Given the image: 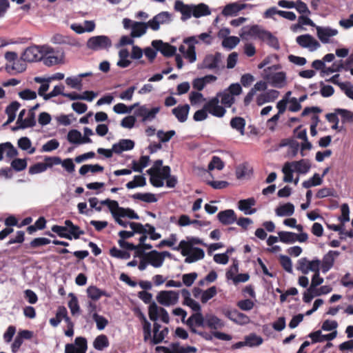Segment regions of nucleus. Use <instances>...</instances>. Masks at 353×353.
<instances>
[{
    "mask_svg": "<svg viewBox=\"0 0 353 353\" xmlns=\"http://www.w3.org/2000/svg\"><path fill=\"white\" fill-rule=\"evenodd\" d=\"M86 46L88 48L93 51H98L110 48L112 41L108 37L105 35L94 36L88 40Z\"/></svg>",
    "mask_w": 353,
    "mask_h": 353,
    "instance_id": "1",
    "label": "nucleus"
},
{
    "mask_svg": "<svg viewBox=\"0 0 353 353\" xmlns=\"http://www.w3.org/2000/svg\"><path fill=\"white\" fill-rule=\"evenodd\" d=\"M194 245H202L206 246V244L198 237H187V240H182L180 241L178 246L173 248L174 250H181V254L183 256H186L191 252V248H194Z\"/></svg>",
    "mask_w": 353,
    "mask_h": 353,
    "instance_id": "2",
    "label": "nucleus"
},
{
    "mask_svg": "<svg viewBox=\"0 0 353 353\" xmlns=\"http://www.w3.org/2000/svg\"><path fill=\"white\" fill-rule=\"evenodd\" d=\"M179 292L172 290H162L157 295L158 303L164 306L174 305L178 303Z\"/></svg>",
    "mask_w": 353,
    "mask_h": 353,
    "instance_id": "3",
    "label": "nucleus"
},
{
    "mask_svg": "<svg viewBox=\"0 0 353 353\" xmlns=\"http://www.w3.org/2000/svg\"><path fill=\"white\" fill-rule=\"evenodd\" d=\"M170 256L171 254L167 251L159 252L157 250H152L146 253L145 260L153 267L159 268L163 265L165 257H170Z\"/></svg>",
    "mask_w": 353,
    "mask_h": 353,
    "instance_id": "4",
    "label": "nucleus"
},
{
    "mask_svg": "<svg viewBox=\"0 0 353 353\" xmlns=\"http://www.w3.org/2000/svg\"><path fill=\"white\" fill-rule=\"evenodd\" d=\"M204 108L208 112L216 117H223L226 110L224 107L219 105V99L214 97L204 104Z\"/></svg>",
    "mask_w": 353,
    "mask_h": 353,
    "instance_id": "5",
    "label": "nucleus"
},
{
    "mask_svg": "<svg viewBox=\"0 0 353 353\" xmlns=\"http://www.w3.org/2000/svg\"><path fill=\"white\" fill-rule=\"evenodd\" d=\"M266 30L261 28L258 25H253L251 26L244 27L242 29V32L240 36L243 39H248L249 38H258L263 40Z\"/></svg>",
    "mask_w": 353,
    "mask_h": 353,
    "instance_id": "6",
    "label": "nucleus"
},
{
    "mask_svg": "<svg viewBox=\"0 0 353 353\" xmlns=\"http://www.w3.org/2000/svg\"><path fill=\"white\" fill-rule=\"evenodd\" d=\"M170 172V166L165 165L162 168L161 172H150L151 174H148L150 183L156 188L163 187L164 185L163 180L169 176V172Z\"/></svg>",
    "mask_w": 353,
    "mask_h": 353,
    "instance_id": "7",
    "label": "nucleus"
},
{
    "mask_svg": "<svg viewBox=\"0 0 353 353\" xmlns=\"http://www.w3.org/2000/svg\"><path fill=\"white\" fill-rule=\"evenodd\" d=\"M152 47L159 51L164 57H171L176 54V48L168 43H164L161 40H154L152 41Z\"/></svg>",
    "mask_w": 353,
    "mask_h": 353,
    "instance_id": "8",
    "label": "nucleus"
},
{
    "mask_svg": "<svg viewBox=\"0 0 353 353\" xmlns=\"http://www.w3.org/2000/svg\"><path fill=\"white\" fill-rule=\"evenodd\" d=\"M76 347L72 343H68L65 347V353H85L88 348L87 340L82 336H78L74 341Z\"/></svg>",
    "mask_w": 353,
    "mask_h": 353,
    "instance_id": "9",
    "label": "nucleus"
},
{
    "mask_svg": "<svg viewBox=\"0 0 353 353\" xmlns=\"http://www.w3.org/2000/svg\"><path fill=\"white\" fill-rule=\"evenodd\" d=\"M221 61V54L216 52L214 54H208L205 57L200 68L213 70L219 68Z\"/></svg>",
    "mask_w": 353,
    "mask_h": 353,
    "instance_id": "10",
    "label": "nucleus"
},
{
    "mask_svg": "<svg viewBox=\"0 0 353 353\" xmlns=\"http://www.w3.org/2000/svg\"><path fill=\"white\" fill-rule=\"evenodd\" d=\"M224 314L230 320L239 325H244L250 321V319L246 314L239 312L236 309L228 310L224 312Z\"/></svg>",
    "mask_w": 353,
    "mask_h": 353,
    "instance_id": "11",
    "label": "nucleus"
},
{
    "mask_svg": "<svg viewBox=\"0 0 353 353\" xmlns=\"http://www.w3.org/2000/svg\"><path fill=\"white\" fill-rule=\"evenodd\" d=\"M340 254L339 251L330 250L326 254L324 255L322 264L321 270L323 273L327 272L334 265L335 257Z\"/></svg>",
    "mask_w": 353,
    "mask_h": 353,
    "instance_id": "12",
    "label": "nucleus"
},
{
    "mask_svg": "<svg viewBox=\"0 0 353 353\" xmlns=\"http://www.w3.org/2000/svg\"><path fill=\"white\" fill-rule=\"evenodd\" d=\"M297 43L303 48H311L315 50L320 47V43L310 34H303L296 37Z\"/></svg>",
    "mask_w": 353,
    "mask_h": 353,
    "instance_id": "13",
    "label": "nucleus"
},
{
    "mask_svg": "<svg viewBox=\"0 0 353 353\" xmlns=\"http://www.w3.org/2000/svg\"><path fill=\"white\" fill-rule=\"evenodd\" d=\"M254 6L250 4H240L237 2L232 3L226 5L222 10L223 16H233L236 15L239 11L246 8H252Z\"/></svg>",
    "mask_w": 353,
    "mask_h": 353,
    "instance_id": "14",
    "label": "nucleus"
},
{
    "mask_svg": "<svg viewBox=\"0 0 353 353\" xmlns=\"http://www.w3.org/2000/svg\"><path fill=\"white\" fill-rule=\"evenodd\" d=\"M316 33L317 37L320 39V41L323 43H327L329 42L330 38L331 37H334L338 34V30L336 29H332L330 27H320L316 26Z\"/></svg>",
    "mask_w": 353,
    "mask_h": 353,
    "instance_id": "15",
    "label": "nucleus"
},
{
    "mask_svg": "<svg viewBox=\"0 0 353 353\" xmlns=\"http://www.w3.org/2000/svg\"><path fill=\"white\" fill-rule=\"evenodd\" d=\"M204 323V318L201 312L192 314L187 320L186 324L193 333H198L195 327H202Z\"/></svg>",
    "mask_w": 353,
    "mask_h": 353,
    "instance_id": "16",
    "label": "nucleus"
},
{
    "mask_svg": "<svg viewBox=\"0 0 353 353\" xmlns=\"http://www.w3.org/2000/svg\"><path fill=\"white\" fill-rule=\"evenodd\" d=\"M21 59L27 62H33L41 59L39 47L34 46L27 48L22 54Z\"/></svg>",
    "mask_w": 353,
    "mask_h": 353,
    "instance_id": "17",
    "label": "nucleus"
},
{
    "mask_svg": "<svg viewBox=\"0 0 353 353\" xmlns=\"http://www.w3.org/2000/svg\"><path fill=\"white\" fill-rule=\"evenodd\" d=\"M174 9L181 13V20L185 21L193 15L192 5H187L181 1H176L174 3Z\"/></svg>",
    "mask_w": 353,
    "mask_h": 353,
    "instance_id": "18",
    "label": "nucleus"
},
{
    "mask_svg": "<svg viewBox=\"0 0 353 353\" xmlns=\"http://www.w3.org/2000/svg\"><path fill=\"white\" fill-rule=\"evenodd\" d=\"M219 221L223 225H230L236 221V215L233 210L221 211L217 214Z\"/></svg>",
    "mask_w": 353,
    "mask_h": 353,
    "instance_id": "19",
    "label": "nucleus"
},
{
    "mask_svg": "<svg viewBox=\"0 0 353 353\" xmlns=\"http://www.w3.org/2000/svg\"><path fill=\"white\" fill-rule=\"evenodd\" d=\"M160 111L159 107H154L148 110L145 106H141L136 111V114L143 118V121L152 120L155 118L157 114Z\"/></svg>",
    "mask_w": 353,
    "mask_h": 353,
    "instance_id": "20",
    "label": "nucleus"
},
{
    "mask_svg": "<svg viewBox=\"0 0 353 353\" xmlns=\"http://www.w3.org/2000/svg\"><path fill=\"white\" fill-rule=\"evenodd\" d=\"M190 108L188 104L179 105L172 110V113L179 122L183 123L188 119Z\"/></svg>",
    "mask_w": 353,
    "mask_h": 353,
    "instance_id": "21",
    "label": "nucleus"
},
{
    "mask_svg": "<svg viewBox=\"0 0 353 353\" xmlns=\"http://www.w3.org/2000/svg\"><path fill=\"white\" fill-rule=\"evenodd\" d=\"M134 147V142L130 139H121L119 143L113 145V150L116 154H121L123 151L130 150Z\"/></svg>",
    "mask_w": 353,
    "mask_h": 353,
    "instance_id": "22",
    "label": "nucleus"
},
{
    "mask_svg": "<svg viewBox=\"0 0 353 353\" xmlns=\"http://www.w3.org/2000/svg\"><path fill=\"white\" fill-rule=\"evenodd\" d=\"M87 294L88 296L94 301H98L101 296H110L106 291L102 290L94 285H91L88 288Z\"/></svg>",
    "mask_w": 353,
    "mask_h": 353,
    "instance_id": "23",
    "label": "nucleus"
},
{
    "mask_svg": "<svg viewBox=\"0 0 353 353\" xmlns=\"http://www.w3.org/2000/svg\"><path fill=\"white\" fill-rule=\"evenodd\" d=\"M148 24L146 23L134 21L132 25L131 37L136 38L141 37L146 32Z\"/></svg>",
    "mask_w": 353,
    "mask_h": 353,
    "instance_id": "24",
    "label": "nucleus"
},
{
    "mask_svg": "<svg viewBox=\"0 0 353 353\" xmlns=\"http://www.w3.org/2000/svg\"><path fill=\"white\" fill-rule=\"evenodd\" d=\"M185 262L192 263L199 260L203 259L205 256L204 251L200 248H191V252L185 256Z\"/></svg>",
    "mask_w": 353,
    "mask_h": 353,
    "instance_id": "25",
    "label": "nucleus"
},
{
    "mask_svg": "<svg viewBox=\"0 0 353 353\" xmlns=\"http://www.w3.org/2000/svg\"><path fill=\"white\" fill-rule=\"evenodd\" d=\"M20 106L21 104L18 101H12L6 107L5 112L8 115V120L4 125H8L14 121L16 117V112Z\"/></svg>",
    "mask_w": 353,
    "mask_h": 353,
    "instance_id": "26",
    "label": "nucleus"
},
{
    "mask_svg": "<svg viewBox=\"0 0 353 353\" xmlns=\"http://www.w3.org/2000/svg\"><path fill=\"white\" fill-rule=\"evenodd\" d=\"M255 203L256 201L254 198L240 200L239 201V208L240 210L243 211L245 214H252L256 211L255 208L250 209L252 206L255 205Z\"/></svg>",
    "mask_w": 353,
    "mask_h": 353,
    "instance_id": "27",
    "label": "nucleus"
},
{
    "mask_svg": "<svg viewBox=\"0 0 353 353\" xmlns=\"http://www.w3.org/2000/svg\"><path fill=\"white\" fill-rule=\"evenodd\" d=\"M285 79L286 76L283 72H276L268 77L271 85L278 88L283 86Z\"/></svg>",
    "mask_w": 353,
    "mask_h": 353,
    "instance_id": "28",
    "label": "nucleus"
},
{
    "mask_svg": "<svg viewBox=\"0 0 353 353\" xmlns=\"http://www.w3.org/2000/svg\"><path fill=\"white\" fill-rule=\"evenodd\" d=\"M245 120L241 117H234L230 122L231 128L238 131L241 135L245 134Z\"/></svg>",
    "mask_w": 353,
    "mask_h": 353,
    "instance_id": "29",
    "label": "nucleus"
},
{
    "mask_svg": "<svg viewBox=\"0 0 353 353\" xmlns=\"http://www.w3.org/2000/svg\"><path fill=\"white\" fill-rule=\"evenodd\" d=\"M179 50L190 63H193L196 61V55L194 44H190L187 50H185L184 46L181 45Z\"/></svg>",
    "mask_w": 353,
    "mask_h": 353,
    "instance_id": "30",
    "label": "nucleus"
},
{
    "mask_svg": "<svg viewBox=\"0 0 353 353\" xmlns=\"http://www.w3.org/2000/svg\"><path fill=\"white\" fill-rule=\"evenodd\" d=\"M216 97L221 98V103L226 108H230L235 102L234 97L225 90L218 92Z\"/></svg>",
    "mask_w": 353,
    "mask_h": 353,
    "instance_id": "31",
    "label": "nucleus"
},
{
    "mask_svg": "<svg viewBox=\"0 0 353 353\" xmlns=\"http://www.w3.org/2000/svg\"><path fill=\"white\" fill-rule=\"evenodd\" d=\"M294 212V206L291 203H287L276 209V214L279 216H291Z\"/></svg>",
    "mask_w": 353,
    "mask_h": 353,
    "instance_id": "32",
    "label": "nucleus"
},
{
    "mask_svg": "<svg viewBox=\"0 0 353 353\" xmlns=\"http://www.w3.org/2000/svg\"><path fill=\"white\" fill-rule=\"evenodd\" d=\"M36 125L35 114L34 112L29 111L28 116L25 119H23L22 123L18 127H14L12 130H17L19 128L25 129L27 128H32Z\"/></svg>",
    "mask_w": 353,
    "mask_h": 353,
    "instance_id": "33",
    "label": "nucleus"
},
{
    "mask_svg": "<svg viewBox=\"0 0 353 353\" xmlns=\"http://www.w3.org/2000/svg\"><path fill=\"white\" fill-rule=\"evenodd\" d=\"M170 353H196V348L193 346H181L179 343H172L170 345Z\"/></svg>",
    "mask_w": 353,
    "mask_h": 353,
    "instance_id": "34",
    "label": "nucleus"
},
{
    "mask_svg": "<svg viewBox=\"0 0 353 353\" xmlns=\"http://www.w3.org/2000/svg\"><path fill=\"white\" fill-rule=\"evenodd\" d=\"M193 16L195 18H199L203 16H208L210 14L211 12L209 7L204 3H199L196 6H193Z\"/></svg>",
    "mask_w": 353,
    "mask_h": 353,
    "instance_id": "35",
    "label": "nucleus"
},
{
    "mask_svg": "<svg viewBox=\"0 0 353 353\" xmlns=\"http://www.w3.org/2000/svg\"><path fill=\"white\" fill-rule=\"evenodd\" d=\"M291 163L292 165L294 167L295 171L300 174H306L310 168V163L305 159H301L297 161H293Z\"/></svg>",
    "mask_w": 353,
    "mask_h": 353,
    "instance_id": "36",
    "label": "nucleus"
},
{
    "mask_svg": "<svg viewBox=\"0 0 353 353\" xmlns=\"http://www.w3.org/2000/svg\"><path fill=\"white\" fill-rule=\"evenodd\" d=\"M109 341L106 335L101 334L96 337L93 342L94 347L97 350H103L109 346Z\"/></svg>",
    "mask_w": 353,
    "mask_h": 353,
    "instance_id": "37",
    "label": "nucleus"
},
{
    "mask_svg": "<svg viewBox=\"0 0 353 353\" xmlns=\"http://www.w3.org/2000/svg\"><path fill=\"white\" fill-rule=\"evenodd\" d=\"M146 185L145 177L143 175H135L132 181L126 183L128 189H133L137 187H143Z\"/></svg>",
    "mask_w": 353,
    "mask_h": 353,
    "instance_id": "38",
    "label": "nucleus"
},
{
    "mask_svg": "<svg viewBox=\"0 0 353 353\" xmlns=\"http://www.w3.org/2000/svg\"><path fill=\"white\" fill-rule=\"evenodd\" d=\"M323 183V179L318 173H315L310 179L305 181L302 183L304 188L309 189L313 186L320 185Z\"/></svg>",
    "mask_w": 353,
    "mask_h": 353,
    "instance_id": "39",
    "label": "nucleus"
},
{
    "mask_svg": "<svg viewBox=\"0 0 353 353\" xmlns=\"http://www.w3.org/2000/svg\"><path fill=\"white\" fill-rule=\"evenodd\" d=\"M66 308L64 306H60L56 313V316L54 318L50 319V323L53 327H57L63 320V318L65 316Z\"/></svg>",
    "mask_w": 353,
    "mask_h": 353,
    "instance_id": "40",
    "label": "nucleus"
},
{
    "mask_svg": "<svg viewBox=\"0 0 353 353\" xmlns=\"http://www.w3.org/2000/svg\"><path fill=\"white\" fill-rule=\"evenodd\" d=\"M101 204L107 205L114 218L118 216L119 208H121V207L119 206V203L117 201L107 199L105 200L101 201Z\"/></svg>",
    "mask_w": 353,
    "mask_h": 353,
    "instance_id": "41",
    "label": "nucleus"
},
{
    "mask_svg": "<svg viewBox=\"0 0 353 353\" xmlns=\"http://www.w3.org/2000/svg\"><path fill=\"white\" fill-rule=\"evenodd\" d=\"M139 103H135L130 107H128L126 105L122 103H119L114 105L113 110L117 114H125L130 113L132 110L139 106Z\"/></svg>",
    "mask_w": 353,
    "mask_h": 353,
    "instance_id": "42",
    "label": "nucleus"
},
{
    "mask_svg": "<svg viewBox=\"0 0 353 353\" xmlns=\"http://www.w3.org/2000/svg\"><path fill=\"white\" fill-rule=\"evenodd\" d=\"M17 144L18 147L23 150H28L30 149L28 153L30 154L34 153L35 152V148H31L32 143L28 137H23L20 138L18 140Z\"/></svg>",
    "mask_w": 353,
    "mask_h": 353,
    "instance_id": "43",
    "label": "nucleus"
},
{
    "mask_svg": "<svg viewBox=\"0 0 353 353\" xmlns=\"http://www.w3.org/2000/svg\"><path fill=\"white\" fill-rule=\"evenodd\" d=\"M131 197L146 203H154L157 201L155 195L152 193H136L132 195Z\"/></svg>",
    "mask_w": 353,
    "mask_h": 353,
    "instance_id": "44",
    "label": "nucleus"
},
{
    "mask_svg": "<svg viewBox=\"0 0 353 353\" xmlns=\"http://www.w3.org/2000/svg\"><path fill=\"white\" fill-rule=\"evenodd\" d=\"M292 167L291 163L286 162L282 168V172L284 174L283 181L285 183H291L293 181L294 170Z\"/></svg>",
    "mask_w": 353,
    "mask_h": 353,
    "instance_id": "45",
    "label": "nucleus"
},
{
    "mask_svg": "<svg viewBox=\"0 0 353 353\" xmlns=\"http://www.w3.org/2000/svg\"><path fill=\"white\" fill-rule=\"evenodd\" d=\"M279 241L282 243L290 244L295 242L296 233L292 232L281 231L278 233Z\"/></svg>",
    "mask_w": 353,
    "mask_h": 353,
    "instance_id": "46",
    "label": "nucleus"
},
{
    "mask_svg": "<svg viewBox=\"0 0 353 353\" xmlns=\"http://www.w3.org/2000/svg\"><path fill=\"white\" fill-rule=\"evenodd\" d=\"M51 230L53 232L56 233L59 237L65 238L68 240H72V236L67 232L68 231L66 227L54 225L52 227Z\"/></svg>",
    "mask_w": 353,
    "mask_h": 353,
    "instance_id": "47",
    "label": "nucleus"
},
{
    "mask_svg": "<svg viewBox=\"0 0 353 353\" xmlns=\"http://www.w3.org/2000/svg\"><path fill=\"white\" fill-rule=\"evenodd\" d=\"M262 41H266L270 46L272 47L276 50H278L279 48V43L278 39L269 31L266 30Z\"/></svg>",
    "mask_w": 353,
    "mask_h": 353,
    "instance_id": "48",
    "label": "nucleus"
},
{
    "mask_svg": "<svg viewBox=\"0 0 353 353\" xmlns=\"http://www.w3.org/2000/svg\"><path fill=\"white\" fill-rule=\"evenodd\" d=\"M110 254L112 257L120 259H128L130 258V254L128 252L119 250L116 247H112L110 250Z\"/></svg>",
    "mask_w": 353,
    "mask_h": 353,
    "instance_id": "49",
    "label": "nucleus"
},
{
    "mask_svg": "<svg viewBox=\"0 0 353 353\" xmlns=\"http://www.w3.org/2000/svg\"><path fill=\"white\" fill-rule=\"evenodd\" d=\"M245 339V345L250 347L259 346L263 343V339L255 334H251L247 336Z\"/></svg>",
    "mask_w": 353,
    "mask_h": 353,
    "instance_id": "50",
    "label": "nucleus"
},
{
    "mask_svg": "<svg viewBox=\"0 0 353 353\" xmlns=\"http://www.w3.org/2000/svg\"><path fill=\"white\" fill-rule=\"evenodd\" d=\"M160 307H158L157 303L152 301L148 307V315L150 319L152 321H156L159 316Z\"/></svg>",
    "mask_w": 353,
    "mask_h": 353,
    "instance_id": "51",
    "label": "nucleus"
},
{
    "mask_svg": "<svg viewBox=\"0 0 353 353\" xmlns=\"http://www.w3.org/2000/svg\"><path fill=\"white\" fill-rule=\"evenodd\" d=\"M69 297H70V300L68 302V307L72 314L74 315L75 314L78 313L80 310L78 299L73 293H70Z\"/></svg>",
    "mask_w": 353,
    "mask_h": 353,
    "instance_id": "52",
    "label": "nucleus"
},
{
    "mask_svg": "<svg viewBox=\"0 0 353 353\" xmlns=\"http://www.w3.org/2000/svg\"><path fill=\"white\" fill-rule=\"evenodd\" d=\"M217 293L216 287L212 286L209 288L208 290L203 292L201 301L203 303H207L210 299L216 296Z\"/></svg>",
    "mask_w": 353,
    "mask_h": 353,
    "instance_id": "53",
    "label": "nucleus"
},
{
    "mask_svg": "<svg viewBox=\"0 0 353 353\" xmlns=\"http://www.w3.org/2000/svg\"><path fill=\"white\" fill-rule=\"evenodd\" d=\"M65 89V87L63 85L61 84L59 85H55L53 88V90L48 93L44 97V100L48 101L52 97H55L58 95H62L64 97L65 93L63 92V90Z\"/></svg>",
    "mask_w": 353,
    "mask_h": 353,
    "instance_id": "54",
    "label": "nucleus"
},
{
    "mask_svg": "<svg viewBox=\"0 0 353 353\" xmlns=\"http://www.w3.org/2000/svg\"><path fill=\"white\" fill-rule=\"evenodd\" d=\"M61 163V159L57 156L53 157H45L43 164L46 169L52 168L53 166L60 165Z\"/></svg>",
    "mask_w": 353,
    "mask_h": 353,
    "instance_id": "55",
    "label": "nucleus"
},
{
    "mask_svg": "<svg viewBox=\"0 0 353 353\" xmlns=\"http://www.w3.org/2000/svg\"><path fill=\"white\" fill-rule=\"evenodd\" d=\"M94 321L96 322L97 327L99 330H103L108 324V321L104 316L94 312L92 315Z\"/></svg>",
    "mask_w": 353,
    "mask_h": 353,
    "instance_id": "56",
    "label": "nucleus"
},
{
    "mask_svg": "<svg viewBox=\"0 0 353 353\" xmlns=\"http://www.w3.org/2000/svg\"><path fill=\"white\" fill-rule=\"evenodd\" d=\"M11 167L17 172L25 170L27 167V161L25 159H14L11 162Z\"/></svg>",
    "mask_w": 353,
    "mask_h": 353,
    "instance_id": "57",
    "label": "nucleus"
},
{
    "mask_svg": "<svg viewBox=\"0 0 353 353\" xmlns=\"http://www.w3.org/2000/svg\"><path fill=\"white\" fill-rule=\"evenodd\" d=\"M118 216L120 217H128L132 219H139V215L130 208H119V212Z\"/></svg>",
    "mask_w": 353,
    "mask_h": 353,
    "instance_id": "58",
    "label": "nucleus"
},
{
    "mask_svg": "<svg viewBox=\"0 0 353 353\" xmlns=\"http://www.w3.org/2000/svg\"><path fill=\"white\" fill-rule=\"evenodd\" d=\"M224 168V163L221 159L220 157L214 156L212 158L210 163L208 164V169L210 170H212L214 169H217L218 170H221Z\"/></svg>",
    "mask_w": 353,
    "mask_h": 353,
    "instance_id": "59",
    "label": "nucleus"
},
{
    "mask_svg": "<svg viewBox=\"0 0 353 353\" xmlns=\"http://www.w3.org/2000/svg\"><path fill=\"white\" fill-rule=\"evenodd\" d=\"M169 332L168 327H164L161 331L153 334L152 339H150L152 344H159L163 341Z\"/></svg>",
    "mask_w": 353,
    "mask_h": 353,
    "instance_id": "60",
    "label": "nucleus"
},
{
    "mask_svg": "<svg viewBox=\"0 0 353 353\" xmlns=\"http://www.w3.org/2000/svg\"><path fill=\"white\" fill-rule=\"evenodd\" d=\"M280 264L288 272L292 273V264L290 258L288 256L281 255L279 258Z\"/></svg>",
    "mask_w": 353,
    "mask_h": 353,
    "instance_id": "61",
    "label": "nucleus"
},
{
    "mask_svg": "<svg viewBox=\"0 0 353 353\" xmlns=\"http://www.w3.org/2000/svg\"><path fill=\"white\" fill-rule=\"evenodd\" d=\"M336 112L338 113L342 119L343 123L346 122H352L353 121V114L352 112L345 109H336Z\"/></svg>",
    "mask_w": 353,
    "mask_h": 353,
    "instance_id": "62",
    "label": "nucleus"
},
{
    "mask_svg": "<svg viewBox=\"0 0 353 353\" xmlns=\"http://www.w3.org/2000/svg\"><path fill=\"white\" fill-rule=\"evenodd\" d=\"M176 132L174 130H169L166 132L163 130H159L157 133V137L159 139L160 141L162 143H165L169 141L172 137L175 135Z\"/></svg>",
    "mask_w": 353,
    "mask_h": 353,
    "instance_id": "63",
    "label": "nucleus"
},
{
    "mask_svg": "<svg viewBox=\"0 0 353 353\" xmlns=\"http://www.w3.org/2000/svg\"><path fill=\"white\" fill-rule=\"evenodd\" d=\"M240 40L237 37L231 36L226 37L222 41V46L229 49L234 48L239 43Z\"/></svg>",
    "mask_w": 353,
    "mask_h": 353,
    "instance_id": "64",
    "label": "nucleus"
}]
</instances>
